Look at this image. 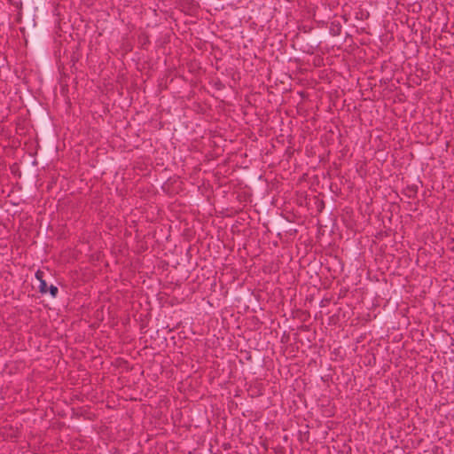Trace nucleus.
Here are the masks:
<instances>
[{"label":"nucleus","instance_id":"f257e3e1","mask_svg":"<svg viewBox=\"0 0 454 454\" xmlns=\"http://www.w3.org/2000/svg\"><path fill=\"white\" fill-rule=\"evenodd\" d=\"M43 277H44L43 271L38 270L35 272V278L40 282L39 290L42 294H45L48 291V286H47L46 281L43 279Z\"/></svg>","mask_w":454,"mask_h":454},{"label":"nucleus","instance_id":"f03ea898","mask_svg":"<svg viewBox=\"0 0 454 454\" xmlns=\"http://www.w3.org/2000/svg\"><path fill=\"white\" fill-rule=\"evenodd\" d=\"M49 291L52 297H56L58 294L59 289L57 286L51 285L49 288Z\"/></svg>","mask_w":454,"mask_h":454}]
</instances>
